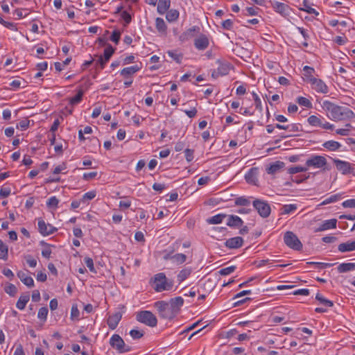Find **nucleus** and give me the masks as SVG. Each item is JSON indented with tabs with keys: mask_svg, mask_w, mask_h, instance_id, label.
Returning <instances> with one entry per match:
<instances>
[{
	"mask_svg": "<svg viewBox=\"0 0 355 355\" xmlns=\"http://www.w3.org/2000/svg\"><path fill=\"white\" fill-rule=\"evenodd\" d=\"M322 107L328 112V117L334 121H343L355 117V114L349 108L337 105L329 101H323Z\"/></svg>",
	"mask_w": 355,
	"mask_h": 355,
	"instance_id": "obj_1",
	"label": "nucleus"
},
{
	"mask_svg": "<svg viewBox=\"0 0 355 355\" xmlns=\"http://www.w3.org/2000/svg\"><path fill=\"white\" fill-rule=\"evenodd\" d=\"M154 306L157 309L161 318L172 320L177 315L169 304L165 301H157L154 304Z\"/></svg>",
	"mask_w": 355,
	"mask_h": 355,
	"instance_id": "obj_2",
	"label": "nucleus"
},
{
	"mask_svg": "<svg viewBox=\"0 0 355 355\" xmlns=\"http://www.w3.org/2000/svg\"><path fill=\"white\" fill-rule=\"evenodd\" d=\"M136 319L138 322L148 327H155L157 324L156 316L149 311H141L137 313Z\"/></svg>",
	"mask_w": 355,
	"mask_h": 355,
	"instance_id": "obj_3",
	"label": "nucleus"
},
{
	"mask_svg": "<svg viewBox=\"0 0 355 355\" xmlns=\"http://www.w3.org/2000/svg\"><path fill=\"white\" fill-rule=\"evenodd\" d=\"M153 284L154 288L157 292L168 291L173 286L172 282H168L166 275H164V273L162 272L158 273L155 275Z\"/></svg>",
	"mask_w": 355,
	"mask_h": 355,
	"instance_id": "obj_4",
	"label": "nucleus"
},
{
	"mask_svg": "<svg viewBox=\"0 0 355 355\" xmlns=\"http://www.w3.org/2000/svg\"><path fill=\"white\" fill-rule=\"evenodd\" d=\"M110 344L112 347L116 349L119 353H125L130 351V347L125 345L124 340L118 334H114L110 340Z\"/></svg>",
	"mask_w": 355,
	"mask_h": 355,
	"instance_id": "obj_5",
	"label": "nucleus"
},
{
	"mask_svg": "<svg viewBox=\"0 0 355 355\" xmlns=\"http://www.w3.org/2000/svg\"><path fill=\"white\" fill-rule=\"evenodd\" d=\"M284 241L285 244L291 249L300 250L302 244L297 236L292 232L288 231L284 234Z\"/></svg>",
	"mask_w": 355,
	"mask_h": 355,
	"instance_id": "obj_6",
	"label": "nucleus"
},
{
	"mask_svg": "<svg viewBox=\"0 0 355 355\" xmlns=\"http://www.w3.org/2000/svg\"><path fill=\"white\" fill-rule=\"evenodd\" d=\"M252 205L261 217L267 218L270 216L271 209L267 202L259 199H256L253 201Z\"/></svg>",
	"mask_w": 355,
	"mask_h": 355,
	"instance_id": "obj_7",
	"label": "nucleus"
},
{
	"mask_svg": "<svg viewBox=\"0 0 355 355\" xmlns=\"http://www.w3.org/2000/svg\"><path fill=\"white\" fill-rule=\"evenodd\" d=\"M327 159L321 155H313L306 161L307 167H313L315 168H321L327 165Z\"/></svg>",
	"mask_w": 355,
	"mask_h": 355,
	"instance_id": "obj_8",
	"label": "nucleus"
},
{
	"mask_svg": "<svg viewBox=\"0 0 355 355\" xmlns=\"http://www.w3.org/2000/svg\"><path fill=\"white\" fill-rule=\"evenodd\" d=\"M333 162L337 168L338 171L341 172L343 175H347L349 173H353V166L354 164H352L351 163L343 161L338 159H334Z\"/></svg>",
	"mask_w": 355,
	"mask_h": 355,
	"instance_id": "obj_9",
	"label": "nucleus"
},
{
	"mask_svg": "<svg viewBox=\"0 0 355 355\" xmlns=\"http://www.w3.org/2000/svg\"><path fill=\"white\" fill-rule=\"evenodd\" d=\"M38 230L44 236L50 235L57 230L55 227H53L49 223H46L42 218L38 219Z\"/></svg>",
	"mask_w": 355,
	"mask_h": 355,
	"instance_id": "obj_10",
	"label": "nucleus"
},
{
	"mask_svg": "<svg viewBox=\"0 0 355 355\" xmlns=\"http://www.w3.org/2000/svg\"><path fill=\"white\" fill-rule=\"evenodd\" d=\"M309 83L312 88L318 93L327 94L329 92L327 85L321 79H311Z\"/></svg>",
	"mask_w": 355,
	"mask_h": 355,
	"instance_id": "obj_11",
	"label": "nucleus"
},
{
	"mask_svg": "<svg viewBox=\"0 0 355 355\" xmlns=\"http://www.w3.org/2000/svg\"><path fill=\"white\" fill-rule=\"evenodd\" d=\"M200 31V28L199 26H192L182 33L179 37V40L182 42H186L195 37L196 34H199Z\"/></svg>",
	"mask_w": 355,
	"mask_h": 355,
	"instance_id": "obj_12",
	"label": "nucleus"
},
{
	"mask_svg": "<svg viewBox=\"0 0 355 355\" xmlns=\"http://www.w3.org/2000/svg\"><path fill=\"white\" fill-rule=\"evenodd\" d=\"M209 45V40L207 35L200 34L194 40V46L198 50H205Z\"/></svg>",
	"mask_w": 355,
	"mask_h": 355,
	"instance_id": "obj_13",
	"label": "nucleus"
},
{
	"mask_svg": "<svg viewBox=\"0 0 355 355\" xmlns=\"http://www.w3.org/2000/svg\"><path fill=\"white\" fill-rule=\"evenodd\" d=\"M121 318L122 313L119 311L110 315L107 321L109 328L112 330L115 329Z\"/></svg>",
	"mask_w": 355,
	"mask_h": 355,
	"instance_id": "obj_14",
	"label": "nucleus"
},
{
	"mask_svg": "<svg viewBox=\"0 0 355 355\" xmlns=\"http://www.w3.org/2000/svg\"><path fill=\"white\" fill-rule=\"evenodd\" d=\"M243 239L241 236H236L226 240L225 245L230 249H236L243 245Z\"/></svg>",
	"mask_w": 355,
	"mask_h": 355,
	"instance_id": "obj_15",
	"label": "nucleus"
},
{
	"mask_svg": "<svg viewBox=\"0 0 355 355\" xmlns=\"http://www.w3.org/2000/svg\"><path fill=\"white\" fill-rule=\"evenodd\" d=\"M28 271L25 272L23 270H19L17 272V276L23 284H24L28 287L31 288L34 286V280L31 276L28 275Z\"/></svg>",
	"mask_w": 355,
	"mask_h": 355,
	"instance_id": "obj_16",
	"label": "nucleus"
},
{
	"mask_svg": "<svg viewBox=\"0 0 355 355\" xmlns=\"http://www.w3.org/2000/svg\"><path fill=\"white\" fill-rule=\"evenodd\" d=\"M258 168H251L245 175L246 182L250 184H256L257 182L258 181Z\"/></svg>",
	"mask_w": 355,
	"mask_h": 355,
	"instance_id": "obj_17",
	"label": "nucleus"
},
{
	"mask_svg": "<svg viewBox=\"0 0 355 355\" xmlns=\"http://www.w3.org/2000/svg\"><path fill=\"white\" fill-rule=\"evenodd\" d=\"M228 218L227 221V225L230 227L239 228L241 227L243 224V221L242 219L236 215H228L227 216Z\"/></svg>",
	"mask_w": 355,
	"mask_h": 355,
	"instance_id": "obj_18",
	"label": "nucleus"
},
{
	"mask_svg": "<svg viewBox=\"0 0 355 355\" xmlns=\"http://www.w3.org/2000/svg\"><path fill=\"white\" fill-rule=\"evenodd\" d=\"M168 303L178 314L184 304V300L182 297L178 296L171 298Z\"/></svg>",
	"mask_w": 355,
	"mask_h": 355,
	"instance_id": "obj_19",
	"label": "nucleus"
},
{
	"mask_svg": "<svg viewBox=\"0 0 355 355\" xmlns=\"http://www.w3.org/2000/svg\"><path fill=\"white\" fill-rule=\"evenodd\" d=\"M337 220L335 218L327 220L315 230V232H322L329 229L336 227Z\"/></svg>",
	"mask_w": 355,
	"mask_h": 355,
	"instance_id": "obj_20",
	"label": "nucleus"
},
{
	"mask_svg": "<svg viewBox=\"0 0 355 355\" xmlns=\"http://www.w3.org/2000/svg\"><path fill=\"white\" fill-rule=\"evenodd\" d=\"M338 249L341 252L354 251L355 250V241L342 243L338 245Z\"/></svg>",
	"mask_w": 355,
	"mask_h": 355,
	"instance_id": "obj_21",
	"label": "nucleus"
},
{
	"mask_svg": "<svg viewBox=\"0 0 355 355\" xmlns=\"http://www.w3.org/2000/svg\"><path fill=\"white\" fill-rule=\"evenodd\" d=\"M284 166V163L283 162L277 161L275 163L270 164L267 168L266 171L268 174H275L277 173L281 168H282Z\"/></svg>",
	"mask_w": 355,
	"mask_h": 355,
	"instance_id": "obj_22",
	"label": "nucleus"
},
{
	"mask_svg": "<svg viewBox=\"0 0 355 355\" xmlns=\"http://www.w3.org/2000/svg\"><path fill=\"white\" fill-rule=\"evenodd\" d=\"M140 69V67L137 65L131 66L129 67H125L123 69L120 73L124 78H128L129 76L133 75L136 72H137Z\"/></svg>",
	"mask_w": 355,
	"mask_h": 355,
	"instance_id": "obj_23",
	"label": "nucleus"
},
{
	"mask_svg": "<svg viewBox=\"0 0 355 355\" xmlns=\"http://www.w3.org/2000/svg\"><path fill=\"white\" fill-rule=\"evenodd\" d=\"M322 121H324V118L321 116L311 115L309 116L307 121L311 126L321 127Z\"/></svg>",
	"mask_w": 355,
	"mask_h": 355,
	"instance_id": "obj_24",
	"label": "nucleus"
},
{
	"mask_svg": "<svg viewBox=\"0 0 355 355\" xmlns=\"http://www.w3.org/2000/svg\"><path fill=\"white\" fill-rule=\"evenodd\" d=\"M171 0H159L157 5V12L160 15L164 14L170 8Z\"/></svg>",
	"mask_w": 355,
	"mask_h": 355,
	"instance_id": "obj_25",
	"label": "nucleus"
},
{
	"mask_svg": "<svg viewBox=\"0 0 355 355\" xmlns=\"http://www.w3.org/2000/svg\"><path fill=\"white\" fill-rule=\"evenodd\" d=\"M29 299H30V296L28 293L21 295L19 297L18 301L17 302V304H16L17 308L19 310L24 309L27 302L29 301Z\"/></svg>",
	"mask_w": 355,
	"mask_h": 355,
	"instance_id": "obj_26",
	"label": "nucleus"
},
{
	"mask_svg": "<svg viewBox=\"0 0 355 355\" xmlns=\"http://www.w3.org/2000/svg\"><path fill=\"white\" fill-rule=\"evenodd\" d=\"M192 268L191 267H187L181 270L177 276L178 281L180 283L184 281L191 273Z\"/></svg>",
	"mask_w": 355,
	"mask_h": 355,
	"instance_id": "obj_27",
	"label": "nucleus"
},
{
	"mask_svg": "<svg viewBox=\"0 0 355 355\" xmlns=\"http://www.w3.org/2000/svg\"><path fill=\"white\" fill-rule=\"evenodd\" d=\"M155 26L157 31L165 35L166 33V25L165 21L162 18L157 17L155 20Z\"/></svg>",
	"mask_w": 355,
	"mask_h": 355,
	"instance_id": "obj_28",
	"label": "nucleus"
},
{
	"mask_svg": "<svg viewBox=\"0 0 355 355\" xmlns=\"http://www.w3.org/2000/svg\"><path fill=\"white\" fill-rule=\"evenodd\" d=\"M322 146L329 150L335 151L340 148L341 144L338 141L330 140L325 141Z\"/></svg>",
	"mask_w": 355,
	"mask_h": 355,
	"instance_id": "obj_29",
	"label": "nucleus"
},
{
	"mask_svg": "<svg viewBox=\"0 0 355 355\" xmlns=\"http://www.w3.org/2000/svg\"><path fill=\"white\" fill-rule=\"evenodd\" d=\"M355 269L354 263H343L338 266V271L340 273L347 272Z\"/></svg>",
	"mask_w": 355,
	"mask_h": 355,
	"instance_id": "obj_30",
	"label": "nucleus"
},
{
	"mask_svg": "<svg viewBox=\"0 0 355 355\" xmlns=\"http://www.w3.org/2000/svg\"><path fill=\"white\" fill-rule=\"evenodd\" d=\"M227 217L226 214H218L212 217L207 219V222L209 224H219L221 223L225 218Z\"/></svg>",
	"mask_w": 355,
	"mask_h": 355,
	"instance_id": "obj_31",
	"label": "nucleus"
},
{
	"mask_svg": "<svg viewBox=\"0 0 355 355\" xmlns=\"http://www.w3.org/2000/svg\"><path fill=\"white\" fill-rule=\"evenodd\" d=\"M272 7L274 8L276 12L280 14L285 13L288 8V6L287 5L278 1L273 2Z\"/></svg>",
	"mask_w": 355,
	"mask_h": 355,
	"instance_id": "obj_32",
	"label": "nucleus"
},
{
	"mask_svg": "<svg viewBox=\"0 0 355 355\" xmlns=\"http://www.w3.org/2000/svg\"><path fill=\"white\" fill-rule=\"evenodd\" d=\"M315 299L322 305L327 307H331L334 306V302L324 298L320 293H318L315 295Z\"/></svg>",
	"mask_w": 355,
	"mask_h": 355,
	"instance_id": "obj_33",
	"label": "nucleus"
},
{
	"mask_svg": "<svg viewBox=\"0 0 355 355\" xmlns=\"http://www.w3.org/2000/svg\"><path fill=\"white\" fill-rule=\"evenodd\" d=\"M304 71V76H305V80L310 83L311 79H315L312 76V73L315 72V69L313 67H309V66H304L303 68Z\"/></svg>",
	"mask_w": 355,
	"mask_h": 355,
	"instance_id": "obj_34",
	"label": "nucleus"
},
{
	"mask_svg": "<svg viewBox=\"0 0 355 355\" xmlns=\"http://www.w3.org/2000/svg\"><path fill=\"white\" fill-rule=\"evenodd\" d=\"M297 209L295 204L284 205L281 208L282 214H289Z\"/></svg>",
	"mask_w": 355,
	"mask_h": 355,
	"instance_id": "obj_35",
	"label": "nucleus"
},
{
	"mask_svg": "<svg viewBox=\"0 0 355 355\" xmlns=\"http://www.w3.org/2000/svg\"><path fill=\"white\" fill-rule=\"evenodd\" d=\"M115 49H114L110 44H108L104 50L103 55H102L103 58H104L105 61H109Z\"/></svg>",
	"mask_w": 355,
	"mask_h": 355,
	"instance_id": "obj_36",
	"label": "nucleus"
},
{
	"mask_svg": "<svg viewBox=\"0 0 355 355\" xmlns=\"http://www.w3.org/2000/svg\"><path fill=\"white\" fill-rule=\"evenodd\" d=\"M171 259L177 264H181L186 261L187 256L184 254H175L171 257Z\"/></svg>",
	"mask_w": 355,
	"mask_h": 355,
	"instance_id": "obj_37",
	"label": "nucleus"
},
{
	"mask_svg": "<svg viewBox=\"0 0 355 355\" xmlns=\"http://www.w3.org/2000/svg\"><path fill=\"white\" fill-rule=\"evenodd\" d=\"M41 245L44 246L42 250V255L46 259H49L51 254V245L44 241L41 242Z\"/></svg>",
	"mask_w": 355,
	"mask_h": 355,
	"instance_id": "obj_38",
	"label": "nucleus"
},
{
	"mask_svg": "<svg viewBox=\"0 0 355 355\" xmlns=\"http://www.w3.org/2000/svg\"><path fill=\"white\" fill-rule=\"evenodd\" d=\"M301 10L305 11L309 14H314L315 15H318L319 13L318 11H316L314 8H311L309 5L308 0H304L303 1V8H300Z\"/></svg>",
	"mask_w": 355,
	"mask_h": 355,
	"instance_id": "obj_39",
	"label": "nucleus"
},
{
	"mask_svg": "<svg viewBox=\"0 0 355 355\" xmlns=\"http://www.w3.org/2000/svg\"><path fill=\"white\" fill-rule=\"evenodd\" d=\"M179 17V12L177 10H170L166 16V19L169 21H175Z\"/></svg>",
	"mask_w": 355,
	"mask_h": 355,
	"instance_id": "obj_40",
	"label": "nucleus"
},
{
	"mask_svg": "<svg viewBox=\"0 0 355 355\" xmlns=\"http://www.w3.org/2000/svg\"><path fill=\"white\" fill-rule=\"evenodd\" d=\"M218 73L220 74L221 76L227 75L230 71V66L227 64H220L217 68Z\"/></svg>",
	"mask_w": 355,
	"mask_h": 355,
	"instance_id": "obj_41",
	"label": "nucleus"
},
{
	"mask_svg": "<svg viewBox=\"0 0 355 355\" xmlns=\"http://www.w3.org/2000/svg\"><path fill=\"white\" fill-rule=\"evenodd\" d=\"M167 54L176 62L180 63L182 59V55L178 53L175 51H168Z\"/></svg>",
	"mask_w": 355,
	"mask_h": 355,
	"instance_id": "obj_42",
	"label": "nucleus"
},
{
	"mask_svg": "<svg viewBox=\"0 0 355 355\" xmlns=\"http://www.w3.org/2000/svg\"><path fill=\"white\" fill-rule=\"evenodd\" d=\"M236 268V267L235 266H231L220 269L218 272L219 275H223V276L228 275L232 273L235 270Z\"/></svg>",
	"mask_w": 355,
	"mask_h": 355,
	"instance_id": "obj_43",
	"label": "nucleus"
},
{
	"mask_svg": "<svg viewBox=\"0 0 355 355\" xmlns=\"http://www.w3.org/2000/svg\"><path fill=\"white\" fill-rule=\"evenodd\" d=\"M5 292L8 294L10 296H15L17 292V287L12 284H9L6 288H5Z\"/></svg>",
	"mask_w": 355,
	"mask_h": 355,
	"instance_id": "obj_44",
	"label": "nucleus"
},
{
	"mask_svg": "<svg viewBox=\"0 0 355 355\" xmlns=\"http://www.w3.org/2000/svg\"><path fill=\"white\" fill-rule=\"evenodd\" d=\"M59 203V200L55 196H51L46 202V205L49 208L56 209Z\"/></svg>",
	"mask_w": 355,
	"mask_h": 355,
	"instance_id": "obj_45",
	"label": "nucleus"
},
{
	"mask_svg": "<svg viewBox=\"0 0 355 355\" xmlns=\"http://www.w3.org/2000/svg\"><path fill=\"white\" fill-rule=\"evenodd\" d=\"M83 95V92L81 90L79 91L75 96L70 98V104L73 105L79 103L82 100Z\"/></svg>",
	"mask_w": 355,
	"mask_h": 355,
	"instance_id": "obj_46",
	"label": "nucleus"
},
{
	"mask_svg": "<svg viewBox=\"0 0 355 355\" xmlns=\"http://www.w3.org/2000/svg\"><path fill=\"white\" fill-rule=\"evenodd\" d=\"M297 102L300 105L304 106L306 107H311L312 105L311 101L308 98L302 96L298 97Z\"/></svg>",
	"mask_w": 355,
	"mask_h": 355,
	"instance_id": "obj_47",
	"label": "nucleus"
},
{
	"mask_svg": "<svg viewBox=\"0 0 355 355\" xmlns=\"http://www.w3.org/2000/svg\"><path fill=\"white\" fill-rule=\"evenodd\" d=\"M306 171L307 167H303L300 166H293L288 169V172L290 174H295L297 173L305 172Z\"/></svg>",
	"mask_w": 355,
	"mask_h": 355,
	"instance_id": "obj_48",
	"label": "nucleus"
},
{
	"mask_svg": "<svg viewBox=\"0 0 355 355\" xmlns=\"http://www.w3.org/2000/svg\"><path fill=\"white\" fill-rule=\"evenodd\" d=\"M340 195L339 194L332 195L329 198L325 199L320 205H325L331 202H336L340 199Z\"/></svg>",
	"mask_w": 355,
	"mask_h": 355,
	"instance_id": "obj_49",
	"label": "nucleus"
},
{
	"mask_svg": "<svg viewBox=\"0 0 355 355\" xmlns=\"http://www.w3.org/2000/svg\"><path fill=\"white\" fill-rule=\"evenodd\" d=\"M48 315V309L45 306L42 307L39 309L37 317L39 319L45 321Z\"/></svg>",
	"mask_w": 355,
	"mask_h": 355,
	"instance_id": "obj_50",
	"label": "nucleus"
},
{
	"mask_svg": "<svg viewBox=\"0 0 355 355\" xmlns=\"http://www.w3.org/2000/svg\"><path fill=\"white\" fill-rule=\"evenodd\" d=\"M235 204L239 206H248L250 204V202L248 199L244 197H239L235 200Z\"/></svg>",
	"mask_w": 355,
	"mask_h": 355,
	"instance_id": "obj_51",
	"label": "nucleus"
},
{
	"mask_svg": "<svg viewBox=\"0 0 355 355\" xmlns=\"http://www.w3.org/2000/svg\"><path fill=\"white\" fill-rule=\"evenodd\" d=\"M121 38V32L119 30H114L110 37V40L116 44H118Z\"/></svg>",
	"mask_w": 355,
	"mask_h": 355,
	"instance_id": "obj_52",
	"label": "nucleus"
},
{
	"mask_svg": "<svg viewBox=\"0 0 355 355\" xmlns=\"http://www.w3.org/2000/svg\"><path fill=\"white\" fill-rule=\"evenodd\" d=\"M84 261L89 270L92 272L96 273V271L94 266L93 259L90 257H85Z\"/></svg>",
	"mask_w": 355,
	"mask_h": 355,
	"instance_id": "obj_53",
	"label": "nucleus"
},
{
	"mask_svg": "<svg viewBox=\"0 0 355 355\" xmlns=\"http://www.w3.org/2000/svg\"><path fill=\"white\" fill-rule=\"evenodd\" d=\"M26 263L31 268H35L37 266V260L34 259L31 255L28 254L24 257Z\"/></svg>",
	"mask_w": 355,
	"mask_h": 355,
	"instance_id": "obj_54",
	"label": "nucleus"
},
{
	"mask_svg": "<svg viewBox=\"0 0 355 355\" xmlns=\"http://www.w3.org/2000/svg\"><path fill=\"white\" fill-rule=\"evenodd\" d=\"M11 193V189L9 187L3 186L0 189V197L7 198Z\"/></svg>",
	"mask_w": 355,
	"mask_h": 355,
	"instance_id": "obj_55",
	"label": "nucleus"
},
{
	"mask_svg": "<svg viewBox=\"0 0 355 355\" xmlns=\"http://www.w3.org/2000/svg\"><path fill=\"white\" fill-rule=\"evenodd\" d=\"M130 335L133 339H139L144 336V332L137 329H132Z\"/></svg>",
	"mask_w": 355,
	"mask_h": 355,
	"instance_id": "obj_56",
	"label": "nucleus"
},
{
	"mask_svg": "<svg viewBox=\"0 0 355 355\" xmlns=\"http://www.w3.org/2000/svg\"><path fill=\"white\" fill-rule=\"evenodd\" d=\"M301 125L297 123H292L287 125V130L290 132H296L300 131Z\"/></svg>",
	"mask_w": 355,
	"mask_h": 355,
	"instance_id": "obj_57",
	"label": "nucleus"
},
{
	"mask_svg": "<svg viewBox=\"0 0 355 355\" xmlns=\"http://www.w3.org/2000/svg\"><path fill=\"white\" fill-rule=\"evenodd\" d=\"M79 310L77 307L76 305H73L72 307H71V320H75V319H78V316H79Z\"/></svg>",
	"mask_w": 355,
	"mask_h": 355,
	"instance_id": "obj_58",
	"label": "nucleus"
},
{
	"mask_svg": "<svg viewBox=\"0 0 355 355\" xmlns=\"http://www.w3.org/2000/svg\"><path fill=\"white\" fill-rule=\"evenodd\" d=\"M107 62L108 61H105L102 55H100L96 62V67H99L100 69H103Z\"/></svg>",
	"mask_w": 355,
	"mask_h": 355,
	"instance_id": "obj_59",
	"label": "nucleus"
},
{
	"mask_svg": "<svg viewBox=\"0 0 355 355\" xmlns=\"http://www.w3.org/2000/svg\"><path fill=\"white\" fill-rule=\"evenodd\" d=\"M252 96H253V98L254 101V105H255L256 108L261 110L262 109L261 101V99L259 98V96L255 92H253Z\"/></svg>",
	"mask_w": 355,
	"mask_h": 355,
	"instance_id": "obj_60",
	"label": "nucleus"
},
{
	"mask_svg": "<svg viewBox=\"0 0 355 355\" xmlns=\"http://www.w3.org/2000/svg\"><path fill=\"white\" fill-rule=\"evenodd\" d=\"M8 257V248L6 245L1 250H0V259L3 260H7Z\"/></svg>",
	"mask_w": 355,
	"mask_h": 355,
	"instance_id": "obj_61",
	"label": "nucleus"
},
{
	"mask_svg": "<svg viewBox=\"0 0 355 355\" xmlns=\"http://www.w3.org/2000/svg\"><path fill=\"white\" fill-rule=\"evenodd\" d=\"M182 111L184 112L189 118L195 117L198 112L196 106L191 107V109L189 110H182Z\"/></svg>",
	"mask_w": 355,
	"mask_h": 355,
	"instance_id": "obj_62",
	"label": "nucleus"
},
{
	"mask_svg": "<svg viewBox=\"0 0 355 355\" xmlns=\"http://www.w3.org/2000/svg\"><path fill=\"white\" fill-rule=\"evenodd\" d=\"M342 205L345 208L355 207V199L347 200L342 203Z\"/></svg>",
	"mask_w": 355,
	"mask_h": 355,
	"instance_id": "obj_63",
	"label": "nucleus"
},
{
	"mask_svg": "<svg viewBox=\"0 0 355 355\" xmlns=\"http://www.w3.org/2000/svg\"><path fill=\"white\" fill-rule=\"evenodd\" d=\"M185 157L187 162H191L193 159V150L187 148L184 150Z\"/></svg>",
	"mask_w": 355,
	"mask_h": 355,
	"instance_id": "obj_64",
	"label": "nucleus"
}]
</instances>
